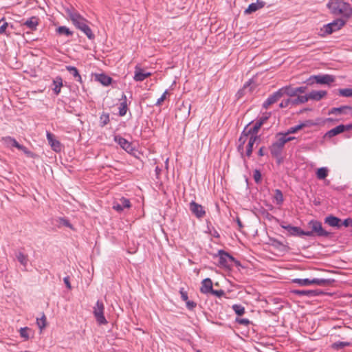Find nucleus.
<instances>
[{
    "mask_svg": "<svg viewBox=\"0 0 352 352\" xmlns=\"http://www.w3.org/2000/svg\"><path fill=\"white\" fill-rule=\"evenodd\" d=\"M292 104V98H289V99H287L285 100H283L282 101L279 106L281 108H284V107H287L289 104Z\"/></svg>",
    "mask_w": 352,
    "mask_h": 352,
    "instance_id": "3c124183",
    "label": "nucleus"
},
{
    "mask_svg": "<svg viewBox=\"0 0 352 352\" xmlns=\"http://www.w3.org/2000/svg\"><path fill=\"white\" fill-rule=\"evenodd\" d=\"M263 124V121L258 120L256 122L254 126H251L250 124H248L243 131L242 132V134L241 137L239 138V150L241 151L243 149V144L246 142L249 136H254L256 138H258V132L261 128V126Z\"/></svg>",
    "mask_w": 352,
    "mask_h": 352,
    "instance_id": "f03ea898",
    "label": "nucleus"
},
{
    "mask_svg": "<svg viewBox=\"0 0 352 352\" xmlns=\"http://www.w3.org/2000/svg\"><path fill=\"white\" fill-rule=\"evenodd\" d=\"M123 101L120 103V106L119 107V115L120 116H124L126 115L127 111V104H126V97L125 95H122Z\"/></svg>",
    "mask_w": 352,
    "mask_h": 352,
    "instance_id": "2f4dec72",
    "label": "nucleus"
},
{
    "mask_svg": "<svg viewBox=\"0 0 352 352\" xmlns=\"http://www.w3.org/2000/svg\"><path fill=\"white\" fill-rule=\"evenodd\" d=\"M312 78L314 79L317 83L322 85H329L335 80L334 77L329 74L313 76L310 79Z\"/></svg>",
    "mask_w": 352,
    "mask_h": 352,
    "instance_id": "ddd939ff",
    "label": "nucleus"
},
{
    "mask_svg": "<svg viewBox=\"0 0 352 352\" xmlns=\"http://www.w3.org/2000/svg\"><path fill=\"white\" fill-rule=\"evenodd\" d=\"M342 225L345 227L352 226V219H346L342 223Z\"/></svg>",
    "mask_w": 352,
    "mask_h": 352,
    "instance_id": "6e6d98bb",
    "label": "nucleus"
},
{
    "mask_svg": "<svg viewBox=\"0 0 352 352\" xmlns=\"http://www.w3.org/2000/svg\"><path fill=\"white\" fill-rule=\"evenodd\" d=\"M258 154L259 156H263L265 155V153H264V148L263 147H261L260 148L258 152Z\"/></svg>",
    "mask_w": 352,
    "mask_h": 352,
    "instance_id": "0e129e2a",
    "label": "nucleus"
},
{
    "mask_svg": "<svg viewBox=\"0 0 352 352\" xmlns=\"http://www.w3.org/2000/svg\"><path fill=\"white\" fill-rule=\"evenodd\" d=\"M327 6L334 15H342L346 19L352 18V8L344 0H329Z\"/></svg>",
    "mask_w": 352,
    "mask_h": 352,
    "instance_id": "f257e3e1",
    "label": "nucleus"
},
{
    "mask_svg": "<svg viewBox=\"0 0 352 352\" xmlns=\"http://www.w3.org/2000/svg\"><path fill=\"white\" fill-rule=\"evenodd\" d=\"M190 210L193 214L199 219L204 217L206 214L204 207L195 201L190 203Z\"/></svg>",
    "mask_w": 352,
    "mask_h": 352,
    "instance_id": "9d476101",
    "label": "nucleus"
},
{
    "mask_svg": "<svg viewBox=\"0 0 352 352\" xmlns=\"http://www.w3.org/2000/svg\"><path fill=\"white\" fill-rule=\"evenodd\" d=\"M307 88L305 87H299L296 88V92L297 96L300 94H303L305 92Z\"/></svg>",
    "mask_w": 352,
    "mask_h": 352,
    "instance_id": "4d7b16f0",
    "label": "nucleus"
},
{
    "mask_svg": "<svg viewBox=\"0 0 352 352\" xmlns=\"http://www.w3.org/2000/svg\"><path fill=\"white\" fill-rule=\"evenodd\" d=\"M186 307L189 309H193L196 307V303L193 301L187 300L186 301Z\"/></svg>",
    "mask_w": 352,
    "mask_h": 352,
    "instance_id": "603ef678",
    "label": "nucleus"
},
{
    "mask_svg": "<svg viewBox=\"0 0 352 352\" xmlns=\"http://www.w3.org/2000/svg\"><path fill=\"white\" fill-rule=\"evenodd\" d=\"M232 309L238 316H242L245 313V308L241 305H234Z\"/></svg>",
    "mask_w": 352,
    "mask_h": 352,
    "instance_id": "a19ab883",
    "label": "nucleus"
},
{
    "mask_svg": "<svg viewBox=\"0 0 352 352\" xmlns=\"http://www.w3.org/2000/svg\"><path fill=\"white\" fill-rule=\"evenodd\" d=\"M98 80L103 85H109L111 84L112 79L104 74H101L98 77Z\"/></svg>",
    "mask_w": 352,
    "mask_h": 352,
    "instance_id": "4c0bfd02",
    "label": "nucleus"
},
{
    "mask_svg": "<svg viewBox=\"0 0 352 352\" xmlns=\"http://www.w3.org/2000/svg\"><path fill=\"white\" fill-rule=\"evenodd\" d=\"M19 333L25 340H28L31 334H33V331L29 327H22L19 329Z\"/></svg>",
    "mask_w": 352,
    "mask_h": 352,
    "instance_id": "cd10ccee",
    "label": "nucleus"
},
{
    "mask_svg": "<svg viewBox=\"0 0 352 352\" xmlns=\"http://www.w3.org/2000/svg\"><path fill=\"white\" fill-rule=\"evenodd\" d=\"M324 222L332 227L340 228L342 226L341 220L333 216H329L326 217Z\"/></svg>",
    "mask_w": 352,
    "mask_h": 352,
    "instance_id": "aec40b11",
    "label": "nucleus"
},
{
    "mask_svg": "<svg viewBox=\"0 0 352 352\" xmlns=\"http://www.w3.org/2000/svg\"><path fill=\"white\" fill-rule=\"evenodd\" d=\"M349 344L348 342H339V343H335L333 344V348H338L339 346H349Z\"/></svg>",
    "mask_w": 352,
    "mask_h": 352,
    "instance_id": "bf43d9fd",
    "label": "nucleus"
},
{
    "mask_svg": "<svg viewBox=\"0 0 352 352\" xmlns=\"http://www.w3.org/2000/svg\"><path fill=\"white\" fill-rule=\"evenodd\" d=\"M53 91L56 95L59 94L61 87H63V80L60 77L58 76L53 80Z\"/></svg>",
    "mask_w": 352,
    "mask_h": 352,
    "instance_id": "a878e982",
    "label": "nucleus"
},
{
    "mask_svg": "<svg viewBox=\"0 0 352 352\" xmlns=\"http://www.w3.org/2000/svg\"><path fill=\"white\" fill-rule=\"evenodd\" d=\"M36 324L41 331L46 327V317L44 314H43L41 318L36 319Z\"/></svg>",
    "mask_w": 352,
    "mask_h": 352,
    "instance_id": "e433bc0d",
    "label": "nucleus"
},
{
    "mask_svg": "<svg viewBox=\"0 0 352 352\" xmlns=\"http://www.w3.org/2000/svg\"><path fill=\"white\" fill-rule=\"evenodd\" d=\"M293 282L297 283L300 286L318 285L326 287L331 284L332 280L327 278H296Z\"/></svg>",
    "mask_w": 352,
    "mask_h": 352,
    "instance_id": "39448f33",
    "label": "nucleus"
},
{
    "mask_svg": "<svg viewBox=\"0 0 352 352\" xmlns=\"http://www.w3.org/2000/svg\"><path fill=\"white\" fill-rule=\"evenodd\" d=\"M79 30L82 31L89 39H93L94 38V34L87 23L80 27Z\"/></svg>",
    "mask_w": 352,
    "mask_h": 352,
    "instance_id": "72a5a7b5",
    "label": "nucleus"
},
{
    "mask_svg": "<svg viewBox=\"0 0 352 352\" xmlns=\"http://www.w3.org/2000/svg\"><path fill=\"white\" fill-rule=\"evenodd\" d=\"M318 124V122H314L313 120H307L303 123H301V125L302 126V128L304 127H309L311 126H316Z\"/></svg>",
    "mask_w": 352,
    "mask_h": 352,
    "instance_id": "de8ad7c7",
    "label": "nucleus"
},
{
    "mask_svg": "<svg viewBox=\"0 0 352 352\" xmlns=\"http://www.w3.org/2000/svg\"><path fill=\"white\" fill-rule=\"evenodd\" d=\"M296 96L297 97L296 98H294V99L292 98V104L298 105L300 104L305 103L309 100L307 95H304V96L298 95Z\"/></svg>",
    "mask_w": 352,
    "mask_h": 352,
    "instance_id": "c85d7f7f",
    "label": "nucleus"
},
{
    "mask_svg": "<svg viewBox=\"0 0 352 352\" xmlns=\"http://www.w3.org/2000/svg\"><path fill=\"white\" fill-rule=\"evenodd\" d=\"M347 20L348 19L344 18L337 19L333 22L323 25V27L320 28V36L324 37L327 35L332 34L333 32L340 30L345 25Z\"/></svg>",
    "mask_w": 352,
    "mask_h": 352,
    "instance_id": "7ed1b4c3",
    "label": "nucleus"
},
{
    "mask_svg": "<svg viewBox=\"0 0 352 352\" xmlns=\"http://www.w3.org/2000/svg\"><path fill=\"white\" fill-rule=\"evenodd\" d=\"M168 94V91H165L164 94L162 95V96L157 100L156 105L157 106H161L164 101L166 99V96Z\"/></svg>",
    "mask_w": 352,
    "mask_h": 352,
    "instance_id": "c03bdc74",
    "label": "nucleus"
},
{
    "mask_svg": "<svg viewBox=\"0 0 352 352\" xmlns=\"http://www.w3.org/2000/svg\"><path fill=\"white\" fill-rule=\"evenodd\" d=\"M282 96L280 90L274 93L272 95L268 97V98L263 103V107L267 109L271 104L276 102Z\"/></svg>",
    "mask_w": 352,
    "mask_h": 352,
    "instance_id": "2eb2a0df",
    "label": "nucleus"
},
{
    "mask_svg": "<svg viewBox=\"0 0 352 352\" xmlns=\"http://www.w3.org/2000/svg\"><path fill=\"white\" fill-rule=\"evenodd\" d=\"M253 177L254 181L258 184L261 180V174L258 170H255L253 173Z\"/></svg>",
    "mask_w": 352,
    "mask_h": 352,
    "instance_id": "49530a36",
    "label": "nucleus"
},
{
    "mask_svg": "<svg viewBox=\"0 0 352 352\" xmlns=\"http://www.w3.org/2000/svg\"><path fill=\"white\" fill-rule=\"evenodd\" d=\"M283 228L285 229H286L288 231V232L292 235H294V236L305 235V231L302 230L298 227L288 226H284Z\"/></svg>",
    "mask_w": 352,
    "mask_h": 352,
    "instance_id": "4be33fe9",
    "label": "nucleus"
},
{
    "mask_svg": "<svg viewBox=\"0 0 352 352\" xmlns=\"http://www.w3.org/2000/svg\"><path fill=\"white\" fill-rule=\"evenodd\" d=\"M344 131V124H340V125L336 126L335 128L327 131L325 134V136L328 137V138H332V137H334L340 133H343Z\"/></svg>",
    "mask_w": 352,
    "mask_h": 352,
    "instance_id": "412c9836",
    "label": "nucleus"
},
{
    "mask_svg": "<svg viewBox=\"0 0 352 352\" xmlns=\"http://www.w3.org/2000/svg\"><path fill=\"white\" fill-rule=\"evenodd\" d=\"M211 294L217 296H221L223 295L224 292L223 290H213L210 292Z\"/></svg>",
    "mask_w": 352,
    "mask_h": 352,
    "instance_id": "13d9d810",
    "label": "nucleus"
},
{
    "mask_svg": "<svg viewBox=\"0 0 352 352\" xmlns=\"http://www.w3.org/2000/svg\"><path fill=\"white\" fill-rule=\"evenodd\" d=\"M267 117H263V118H261L259 120H262L263 121V123L267 120Z\"/></svg>",
    "mask_w": 352,
    "mask_h": 352,
    "instance_id": "69168bd1",
    "label": "nucleus"
},
{
    "mask_svg": "<svg viewBox=\"0 0 352 352\" xmlns=\"http://www.w3.org/2000/svg\"><path fill=\"white\" fill-rule=\"evenodd\" d=\"M327 94V92L326 91H311L308 96L309 100H313L316 101H319L324 97H325Z\"/></svg>",
    "mask_w": 352,
    "mask_h": 352,
    "instance_id": "a211bd4d",
    "label": "nucleus"
},
{
    "mask_svg": "<svg viewBox=\"0 0 352 352\" xmlns=\"http://www.w3.org/2000/svg\"><path fill=\"white\" fill-rule=\"evenodd\" d=\"M234 261L233 256L223 251H219V265L221 267H229Z\"/></svg>",
    "mask_w": 352,
    "mask_h": 352,
    "instance_id": "1a4fd4ad",
    "label": "nucleus"
},
{
    "mask_svg": "<svg viewBox=\"0 0 352 352\" xmlns=\"http://www.w3.org/2000/svg\"><path fill=\"white\" fill-rule=\"evenodd\" d=\"M131 207V202L129 199L122 197L118 201H114L113 204V208L118 211L122 212L124 208H129Z\"/></svg>",
    "mask_w": 352,
    "mask_h": 352,
    "instance_id": "9b49d317",
    "label": "nucleus"
},
{
    "mask_svg": "<svg viewBox=\"0 0 352 352\" xmlns=\"http://www.w3.org/2000/svg\"><path fill=\"white\" fill-rule=\"evenodd\" d=\"M65 11L74 26L79 29L80 27L87 23V21L81 16L74 8H65Z\"/></svg>",
    "mask_w": 352,
    "mask_h": 352,
    "instance_id": "423d86ee",
    "label": "nucleus"
},
{
    "mask_svg": "<svg viewBox=\"0 0 352 352\" xmlns=\"http://www.w3.org/2000/svg\"><path fill=\"white\" fill-rule=\"evenodd\" d=\"M151 76V73L150 72H144V71L138 65L135 67L134 72V80L137 82L143 81L146 78Z\"/></svg>",
    "mask_w": 352,
    "mask_h": 352,
    "instance_id": "4468645a",
    "label": "nucleus"
},
{
    "mask_svg": "<svg viewBox=\"0 0 352 352\" xmlns=\"http://www.w3.org/2000/svg\"><path fill=\"white\" fill-rule=\"evenodd\" d=\"M281 92L282 96L287 95L290 97L296 96V88L292 87H285L279 89Z\"/></svg>",
    "mask_w": 352,
    "mask_h": 352,
    "instance_id": "bb28decb",
    "label": "nucleus"
},
{
    "mask_svg": "<svg viewBox=\"0 0 352 352\" xmlns=\"http://www.w3.org/2000/svg\"><path fill=\"white\" fill-rule=\"evenodd\" d=\"M293 292L300 296H315L316 293L313 290H294Z\"/></svg>",
    "mask_w": 352,
    "mask_h": 352,
    "instance_id": "58836bf2",
    "label": "nucleus"
},
{
    "mask_svg": "<svg viewBox=\"0 0 352 352\" xmlns=\"http://www.w3.org/2000/svg\"><path fill=\"white\" fill-rule=\"evenodd\" d=\"M352 130V124L344 125V131Z\"/></svg>",
    "mask_w": 352,
    "mask_h": 352,
    "instance_id": "e2e57ef3",
    "label": "nucleus"
},
{
    "mask_svg": "<svg viewBox=\"0 0 352 352\" xmlns=\"http://www.w3.org/2000/svg\"><path fill=\"white\" fill-rule=\"evenodd\" d=\"M65 225L71 227L70 224L67 221L65 222Z\"/></svg>",
    "mask_w": 352,
    "mask_h": 352,
    "instance_id": "338daca9",
    "label": "nucleus"
},
{
    "mask_svg": "<svg viewBox=\"0 0 352 352\" xmlns=\"http://www.w3.org/2000/svg\"><path fill=\"white\" fill-rule=\"evenodd\" d=\"M329 170L326 167H322L317 170L316 177L318 179H324L328 175Z\"/></svg>",
    "mask_w": 352,
    "mask_h": 352,
    "instance_id": "473e14b6",
    "label": "nucleus"
},
{
    "mask_svg": "<svg viewBox=\"0 0 352 352\" xmlns=\"http://www.w3.org/2000/svg\"><path fill=\"white\" fill-rule=\"evenodd\" d=\"M31 30H36L38 25V19L36 16H32L28 19L23 24Z\"/></svg>",
    "mask_w": 352,
    "mask_h": 352,
    "instance_id": "393cba45",
    "label": "nucleus"
},
{
    "mask_svg": "<svg viewBox=\"0 0 352 352\" xmlns=\"http://www.w3.org/2000/svg\"><path fill=\"white\" fill-rule=\"evenodd\" d=\"M47 139L52 148L56 152H60L62 149L60 142L57 140L54 134L47 132Z\"/></svg>",
    "mask_w": 352,
    "mask_h": 352,
    "instance_id": "f8f14e48",
    "label": "nucleus"
},
{
    "mask_svg": "<svg viewBox=\"0 0 352 352\" xmlns=\"http://www.w3.org/2000/svg\"><path fill=\"white\" fill-rule=\"evenodd\" d=\"M21 148H17L18 149L22 151L24 153H25L28 156H32V153L26 147L20 144Z\"/></svg>",
    "mask_w": 352,
    "mask_h": 352,
    "instance_id": "864d4df0",
    "label": "nucleus"
},
{
    "mask_svg": "<svg viewBox=\"0 0 352 352\" xmlns=\"http://www.w3.org/2000/svg\"><path fill=\"white\" fill-rule=\"evenodd\" d=\"M303 129L302 128V126L301 125V124L296 126H294V127H291L288 131H287V133H296L297 131H298L299 130Z\"/></svg>",
    "mask_w": 352,
    "mask_h": 352,
    "instance_id": "09e8293b",
    "label": "nucleus"
},
{
    "mask_svg": "<svg viewBox=\"0 0 352 352\" xmlns=\"http://www.w3.org/2000/svg\"><path fill=\"white\" fill-rule=\"evenodd\" d=\"M258 138H254V136H249L247 141L248 144L246 146V155L250 157L252 155L253 151V145Z\"/></svg>",
    "mask_w": 352,
    "mask_h": 352,
    "instance_id": "b1692460",
    "label": "nucleus"
},
{
    "mask_svg": "<svg viewBox=\"0 0 352 352\" xmlns=\"http://www.w3.org/2000/svg\"><path fill=\"white\" fill-rule=\"evenodd\" d=\"M339 94L344 97H352V89H339Z\"/></svg>",
    "mask_w": 352,
    "mask_h": 352,
    "instance_id": "79ce46f5",
    "label": "nucleus"
},
{
    "mask_svg": "<svg viewBox=\"0 0 352 352\" xmlns=\"http://www.w3.org/2000/svg\"><path fill=\"white\" fill-rule=\"evenodd\" d=\"M104 305L102 302L98 300L94 307V315L99 324H107V320L104 316Z\"/></svg>",
    "mask_w": 352,
    "mask_h": 352,
    "instance_id": "0eeeda50",
    "label": "nucleus"
},
{
    "mask_svg": "<svg viewBox=\"0 0 352 352\" xmlns=\"http://www.w3.org/2000/svg\"><path fill=\"white\" fill-rule=\"evenodd\" d=\"M238 223H239V226H241V221H238Z\"/></svg>",
    "mask_w": 352,
    "mask_h": 352,
    "instance_id": "774afa93",
    "label": "nucleus"
},
{
    "mask_svg": "<svg viewBox=\"0 0 352 352\" xmlns=\"http://www.w3.org/2000/svg\"><path fill=\"white\" fill-rule=\"evenodd\" d=\"M179 292L181 294L182 299L185 302L187 301L188 300L187 292L184 291L183 289H182Z\"/></svg>",
    "mask_w": 352,
    "mask_h": 352,
    "instance_id": "5fc2aeb1",
    "label": "nucleus"
},
{
    "mask_svg": "<svg viewBox=\"0 0 352 352\" xmlns=\"http://www.w3.org/2000/svg\"><path fill=\"white\" fill-rule=\"evenodd\" d=\"M212 291V282L210 278H205L201 282L200 292L203 294L210 293Z\"/></svg>",
    "mask_w": 352,
    "mask_h": 352,
    "instance_id": "6ab92c4d",
    "label": "nucleus"
},
{
    "mask_svg": "<svg viewBox=\"0 0 352 352\" xmlns=\"http://www.w3.org/2000/svg\"><path fill=\"white\" fill-rule=\"evenodd\" d=\"M67 69L68 72H70L71 74H72L75 78H78V81L81 80V76L78 73V69L75 67L72 66H68L67 67Z\"/></svg>",
    "mask_w": 352,
    "mask_h": 352,
    "instance_id": "ea45409f",
    "label": "nucleus"
},
{
    "mask_svg": "<svg viewBox=\"0 0 352 352\" xmlns=\"http://www.w3.org/2000/svg\"><path fill=\"white\" fill-rule=\"evenodd\" d=\"M265 3L264 1L257 0L256 2L250 4L248 8L245 9L244 12L245 14H250L263 8L265 6Z\"/></svg>",
    "mask_w": 352,
    "mask_h": 352,
    "instance_id": "dca6fc26",
    "label": "nucleus"
},
{
    "mask_svg": "<svg viewBox=\"0 0 352 352\" xmlns=\"http://www.w3.org/2000/svg\"><path fill=\"white\" fill-rule=\"evenodd\" d=\"M18 261L24 267H26L28 262V255L24 254L22 252H18L16 255Z\"/></svg>",
    "mask_w": 352,
    "mask_h": 352,
    "instance_id": "f704fd0d",
    "label": "nucleus"
},
{
    "mask_svg": "<svg viewBox=\"0 0 352 352\" xmlns=\"http://www.w3.org/2000/svg\"><path fill=\"white\" fill-rule=\"evenodd\" d=\"M56 32L58 34H64L66 36H71L72 35V32L70 31V30L67 28L66 26H60L56 29Z\"/></svg>",
    "mask_w": 352,
    "mask_h": 352,
    "instance_id": "c9c22d12",
    "label": "nucleus"
},
{
    "mask_svg": "<svg viewBox=\"0 0 352 352\" xmlns=\"http://www.w3.org/2000/svg\"><path fill=\"white\" fill-rule=\"evenodd\" d=\"M236 321L239 324H244V325H248L250 323L249 320L246 319V318L239 319Z\"/></svg>",
    "mask_w": 352,
    "mask_h": 352,
    "instance_id": "680f3d73",
    "label": "nucleus"
},
{
    "mask_svg": "<svg viewBox=\"0 0 352 352\" xmlns=\"http://www.w3.org/2000/svg\"><path fill=\"white\" fill-rule=\"evenodd\" d=\"M280 135L281 136V138H283V140H285V144L287 142H289L291 140H293L295 138L294 137H292V136H288V135L289 133H287V132L286 133H279Z\"/></svg>",
    "mask_w": 352,
    "mask_h": 352,
    "instance_id": "8fccbe9b",
    "label": "nucleus"
},
{
    "mask_svg": "<svg viewBox=\"0 0 352 352\" xmlns=\"http://www.w3.org/2000/svg\"><path fill=\"white\" fill-rule=\"evenodd\" d=\"M114 140L126 151L129 152L132 150L131 143L126 139L120 136H115Z\"/></svg>",
    "mask_w": 352,
    "mask_h": 352,
    "instance_id": "f3484780",
    "label": "nucleus"
},
{
    "mask_svg": "<svg viewBox=\"0 0 352 352\" xmlns=\"http://www.w3.org/2000/svg\"><path fill=\"white\" fill-rule=\"evenodd\" d=\"M273 201L277 205H280L283 202V195L280 190H275Z\"/></svg>",
    "mask_w": 352,
    "mask_h": 352,
    "instance_id": "7c9ffc66",
    "label": "nucleus"
},
{
    "mask_svg": "<svg viewBox=\"0 0 352 352\" xmlns=\"http://www.w3.org/2000/svg\"><path fill=\"white\" fill-rule=\"evenodd\" d=\"M2 141L8 146L21 148L20 144L16 142V140L11 137H4L2 138Z\"/></svg>",
    "mask_w": 352,
    "mask_h": 352,
    "instance_id": "c756f323",
    "label": "nucleus"
},
{
    "mask_svg": "<svg viewBox=\"0 0 352 352\" xmlns=\"http://www.w3.org/2000/svg\"><path fill=\"white\" fill-rule=\"evenodd\" d=\"M352 111V107L349 106H343L338 108H332L329 112V114H346L349 113V111Z\"/></svg>",
    "mask_w": 352,
    "mask_h": 352,
    "instance_id": "5701e85b",
    "label": "nucleus"
},
{
    "mask_svg": "<svg viewBox=\"0 0 352 352\" xmlns=\"http://www.w3.org/2000/svg\"><path fill=\"white\" fill-rule=\"evenodd\" d=\"M8 25V24L4 19H1L0 20V34H3L6 32Z\"/></svg>",
    "mask_w": 352,
    "mask_h": 352,
    "instance_id": "37998d69",
    "label": "nucleus"
},
{
    "mask_svg": "<svg viewBox=\"0 0 352 352\" xmlns=\"http://www.w3.org/2000/svg\"><path fill=\"white\" fill-rule=\"evenodd\" d=\"M63 280H64V283H65L66 287L69 289H72V286H71V284H70V282H69V276L65 277Z\"/></svg>",
    "mask_w": 352,
    "mask_h": 352,
    "instance_id": "052dcab7",
    "label": "nucleus"
},
{
    "mask_svg": "<svg viewBox=\"0 0 352 352\" xmlns=\"http://www.w3.org/2000/svg\"><path fill=\"white\" fill-rule=\"evenodd\" d=\"M307 227L309 229L308 231H305V236H328L329 232H327L322 226V223L317 221H310Z\"/></svg>",
    "mask_w": 352,
    "mask_h": 352,
    "instance_id": "20e7f679",
    "label": "nucleus"
},
{
    "mask_svg": "<svg viewBox=\"0 0 352 352\" xmlns=\"http://www.w3.org/2000/svg\"><path fill=\"white\" fill-rule=\"evenodd\" d=\"M285 144V140H283L280 134H278L276 141L270 147L272 155L275 157L279 156Z\"/></svg>",
    "mask_w": 352,
    "mask_h": 352,
    "instance_id": "6e6552de",
    "label": "nucleus"
},
{
    "mask_svg": "<svg viewBox=\"0 0 352 352\" xmlns=\"http://www.w3.org/2000/svg\"><path fill=\"white\" fill-rule=\"evenodd\" d=\"M100 121L102 124V126L106 125L109 122V116L108 113H102L100 116Z\"/></svg>",
    "mask_w": 352,
    "mask_h": 352,
    "instance_id": "a18cd8bd",
    "label": "nucleus"
}]
</instances>
